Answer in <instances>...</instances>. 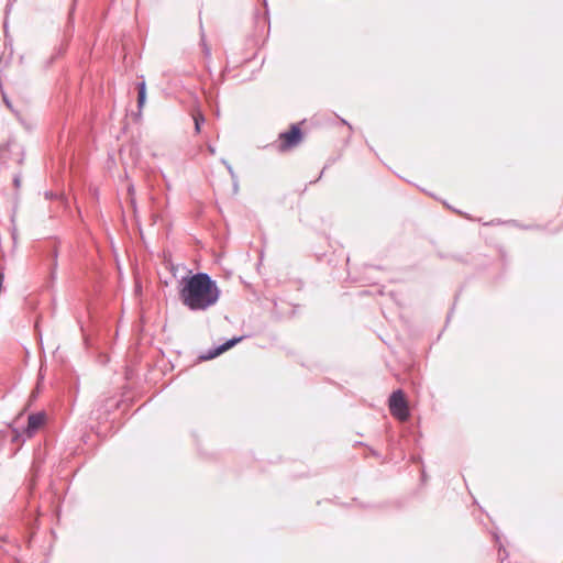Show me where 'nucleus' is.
I'll return each instance as SVG.
<instances>
[{
  "label": "nucleus",
  "instance_id": "obj_5",
  "mask_svg": "<svg viewBox=\"0 0 563 563\" xmlns=\"http://www.w3.org/2000/svg\"><path fill=\"white\" fill-rule=\"evenodd\" d=\"M46 420V413L44 411H37L29 415L27 424L24 429V433L27 438H31L35 432L44 424Z\"/></svg>",
  "mask_w": 563,
  "mask_h": 563
},
{
  "label": "nucleus",
  "instance_id": "obj_16",
  "mask_svg": "<svg viewBox=\"0 0 563 563\" xmlns=\"http://www.w3.org/2000/svg\"><path fill=\"white\" fill-rule=\"evenodd\" d=\"M221 162H222V164H223L225 167H228V165H231V164H230L227 159H224V158H222V159H221Z\"/></svg>",
  "mask_w": 563,
  "mask_h": 563
},
{
  "label": "nucleus",
  "instance_id": "obj_4",
  "mask_svg": "<svg viewBox=\"0 0 563 563\" xmlns=\"http://www.w3.org/2000/svg\"><path fill=\"white\" fill-rule=\"evenodd\" d=\"M245 336L244 335H241V336H233L229 340H227L224 343L220 344V345H217L214 347H211L209 350H207L206 352L201 353L199 355V360L200 361H209V360H213L216 357H218L219 355H221L222 353L227 352L228 350L232 349L233 346H235L238 343H240Z\"/></svg>",
  "mask_w": 563,
  "mask_h": 563
},
{
  "label": "nucleus",
  "instance_id": "obj_21",
  "mask_svg": "<svg viewBox=\"0 0 563 563\" xmlns=\"http://www.w3.org/2000/svg\"><path fill=\"white\" fill-rule=\"evenodd\" d=\"M264 1V5L267 8V1L266 0H263Z\"/></svg>",
  "mask_w": 563,
  "mask_h": 563
},
{
  "label": "nucleus",
  "instance_id": "obj_9",
  "mask_svg": "<svg viewBox=\"0 0 563 563\" xmlns=\"http://www.w3.org/2000/svg\"><path fill=\"white\" fill-rule=\"evenodd\" d=\"M13 185H14V187L16 189L20 188V186H21V175H19V174L14 175V177H13Z\"/></svg>",
  "mask_w": 563,
  "mask_h": 563
},
{
  "label": "nucleus",
  "instance_id": "obj_17",
  "mask_svg": "<svg viewBox=\"0 0 563 563\" xmlns=\"http://www.w3.org/2000/svg\"><path fill=\"white\" fill-rule=\"evenodd\" d=\"M55 275H56V272H55V268H54L53 272H52V278H55Z\"/></svg>",
  "mask_w": 563,
  "mask_h": 563
},
{
  "label": "nucleus",
  "instance_id": "obj_13",
  "mask_svg": "<svg viewBox=\"0 0 563 563\" xmlns=\"http://www.w3.org/2000/svg\"><path fill=\"white\" fill-rule=\"evenodd\" d=\"M3 101L5 102V104L8 106V108H11V102L10 100L7 98V96L3 93Z\"/></svg>",
  "mask_w": 563,
  "mask_h": 563
},
{
  "label": "nucleus",
  "instance_id": "obj_18",
  "mask_svg": "<svg viewBox=\"0 0 563 563\" xmlns=\"http://www.w3.org/2000/svg\"><path fill=\"white\" fill-rule=\"evenodd\" d=\"M496 541H499V536L497 533L494 534Z\"/></svg>",
  "mask_w": 563,
  "mask_h": 563
},
{
  "label": "nucleus",
  "instance_id": "obj_7",
  "mask_svg": "<svg viewBox=\"0 0 563 563\" xmlns=\"http://www.w3.org/2000/svg\"><path fill=\"white\" fill-rule=\"evenodd\" d=\"M206 119L205 115L201 112H198L194 115V122H195V132L200 133L201 125L205 123Z\"/></svg>",
  "mask_w": 563,
  "mask_h": 563
},
{
  "label": "nucleus",
  "instance_id": "obj_12",
  "mask_svg": "<svg viewBox=\"0 0 563 563\" xmlns=\"http://www.w3.org/2000/svg\"><path fill=\"white\" fill-rule=\"evenodd\" d=\"M208 151L211 155L216 154V147L213 145H208Z\"/></svg>",
  "mask_w": 563,
  "mask_h": 563
},
{
  "label": "nucleus",
  "instance_id": "obj_20",
  "mask_svg": "<svg viewBox=\"0 0 563 563\" xmlns=\"http://www.w3.org/2000/svg\"><path fill=\"white\" fill-rule=\"evenodd\" d=\"M69 23L74 24V21L71 20V16H69Z\"/></svg>",
  "mask_w": 563,
  "mask_h": 563
},
{
  "label": "nucleus",
  "instance_id": "obj_1",
  "mask_svg": "<svg viewBox=\"0 0 563 563\" xmlns=\"http://www.w3.org/2000/svg\"><path fill=\"white\" fill-rule=\"evenodd\" d=\"M179 287V299L190 311H206L220 299L221 290L208 273L197 272L183 276Z\"/></svg>",
  "mask_w": 563,
  "mask_h": 563
},
{
  "label": "nucleus",
  "instance_id": "obj_14",
  "mask_svg": "<svg viewBox=\"0 0 563 563\" xmlns=\"http://www.w3.org/2000/svg\"><path fill=\"white\" fill-rule=\"evenodd\" d=\"M130 202H131V206L135 209V207H136V201H135L134 196L130 197Z\"/></svg>",
  "mask_w": 563,
  "mask_h": 563
},
{
  "label": "nucleus",
  "instance_id": "obj_2",
  "mask_svg": "<svg viewBox=\"0 0 563 563\" xmlns=\"http://www.w3.org/2000/svg\"><path fill=\"white\" fill-rule=\"evenodd\" d=\"M390 413L399 421H407L410 417L408 402L406 400L405 393L401 389H397L391 393L388 400Z\"/></svg>",
  "mask_w": 563,
  "mask_h": 563
},
{
  "label": "nucleus",
  "instance_id": "obj_8",
  "mask_svg": "<svg viewBox=\"0 0 563 563\" xmlns=\"http://www.w3.org/2000/svg\"><path fill=\"white\" fill-rule=\"evenodd\" d=\"M232 180H233V186H234V189L236 190L238 189V176L235 174V172L233 170V167L231 165H228L227 167Z\"/></svg>",
  "mask_w": 563,
  "mask_h": 563
},
{
  "label": "nucleus",
  "instance_id": "obj_19",
  "mask_svg": "<svg viewBox=\"0 0 563 563\" xmlns=\"http://www.w3.org/2000/svg\"><path fill=\"white\" fill-rule=\"evenodd\" d=\"M323 172H324V169L320 172L319 178H321V177H322Z\"/></svg>",
  "mask_w": 563,
  "mask_h": 563
},
{
  "label": "nucleus",
  "instance_id": "obj_15",
  "mask_svg": "<svg viewBox=\"0 0 563 563\" xmlns=\"http://www.w3.org/2000/svg\"><path fill=\"white\" fill-rule=\"evenodd\" d=\"M341 122L349 126L350 130H352V125L344 119H341Z\"/></svg>",
  "mask_w": 563,
  "mask_h": 563
},
{
  "label": "nucleus",
  "instance_id": "obj_10",
  "mask_svg": "<svg viewBox=\"0 0 563 563\" xmlns=\"http://www.w3.org/2000/svg\"><path fill=\"white\" fill-rule=\"evenodd\" d=\"M256 18H257V19H260V20H262V22H263L264 24H265V23H268V24H269V20H268V18H267V15H266V14H265V15H263V16H260V14L257 13V14H256Z\"/></svg>",
  "mask_w": 563,
  "mask_h": 563
},
{
  "label": "nucleus",
  "instance_id": "obj_11",
  "mask_svg": "<svg viewBox=\"0 0 563 563\" xmlns=\"http://www.w3.org/2000/svg\"><path fill=\"white\" fill-rule=\"evenodd\" d=\"M128 194H129L130 197L134 196L135 190H134V186L133 185H130L128 187Z\"/></svg>",
  "mask_w": 563,
  "mask_h": 563
},
{
  "label": "nucleus",
  "instance_id": "obj_6",
  "mask_svg": "<svg viewBox=\"0 0 563 563\" xmlns=\"http://www.w3.org/2000/svg\"><path fill=\"white\" fill-rule=\"evenodd\" d=\"M137 89V111L133 113L134 120L139 121L142 118V110L146 102V82L145 80L136 84Z\"/></svg>",
  "mask_w": 563,
  "mask_h": 563
},
{
  "label": "nucleus",
  "instance_id": "obj_3",
  "mask_svg": "<svg viewBox=\"0 0 563 563\" xmlns=\"http://www.w3.org/2000/svg\"><path fill=\"white\" fill-rule=\"evenodd\" d=\"M302 131L299 124H291L288 131L282 132L279 134V151L285 152L289 148L295 147L302 140Z\"/></svg>",
  "mask_w": 563,
  "mask_h": 563
}]
</instances>
